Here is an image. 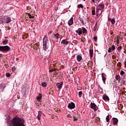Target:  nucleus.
I'll return each instance as SVG.
<instances>
[{
  "label": "nucleus",
  "instance_id": "7c9ffc66",
  "mask_svg": "<svg viewBox=\"0 0 126 126\" xmlns=\"http://www.w3.org/2000/svg\"><path fill=\"white\" fill-rule=\"evenodd\" d=\"M110 49H111L112 51H115V50H116V46H115L114 45H112Z\"/></svg>",
  "mask_w": 126,
  "mask_h": 126
},
{
  "label": "nucleus",
  "instance_id": "6ab92c4d",
  "mask_svg": "<svg viewBox=\"0 0 126 126\" xmlns=\"http://www.w3.org/2000/svg\"><path fill=\"white\" fill-rule=\"evenodd\" d=\"M102 99L103 100H107V101H109L110 100V98H109V96H108V95H103L102 96Z\"/></svg>",
  "mask_w": 126,
  "mask_h": 126
},
{
  "label": "nucleus",
  "instance_id": "f704fd0d",
  "mask_svg": "<svg viewBox=\"0 0 126 126\" xmlns=\"http://www.w3.org/2000/svg\"><path fill=\"white\" fill-rule=\"evenodd\" d=\"M28 16H29V18H30V19L32 18L33 19H34V17L32 16V15H31L30 14V13L28 14Z\"/></svg>",
  "mask_w": 126,
  "mask_h": 126
},
{
  "label": "nucleus",
  "instance_id": "cd10ccee",
  "mask_svg": "<svg viewBox=\"0 0 126 126\" xmlns=\"http://www.w3.org/2000/svg\"><path fill=\"white\" fill-rule=\"evenodd\" d=\"M97 28H98V26L97 25V22L95 23V26L94 28V31H96L97 30Z\"/></svg>",
  "mask_w": 126,
  "mask_h": 126
},
{
  "label": "nucleus",
  "instance_id": "bb28decb",
  "mask_svg": "<svg viewBox=\"0 0 126 126\" xmlns=\"http://www.w3.org/2000/svg\"><path fill=\"white\" fill-rule=\"evenodd\" d=\"M83 94V92H82V91L79 92L78 96H79V98H81L82 97Z\"/></svg>",
  "mask_w": 126,
  "mask_h": 126
},
{
  "label": "nucleus",
  "instance_id": "49530a36",
  "mask_svg": "<svg viewBox=\"0 0 126 126\" xmlns=\"http://www.w3.org/2000/svg\"><path fill=\"white\" fill-rule=\"evenodd\" d=\"M73 121H77V120H78L77 118H75V116H73Z\"/></svg>",
  "mask_w": 126,
  "mask_h": 126
},
{
  "label": "nucleus",
  "instance_id": "393cba45",
  "mask_svg": "<svg viewBox=\"0 0 126 126\" xmlns=\"http://www.w3.org/2000/svg\"><path fill=\"white\" fill-rule=\"evenodd\" d=\"M8 43V40H7V39H5L2 42V43L3 44V45H7Z\"/></svg>",
  "mask_w": 126,
  "mask_h": 126
},
{
  "label": "nucleus",
  "instance_id": "6e6d98bb",
  "mask_svg": "<svg viewBox=\"0 0 126 126\" xmlns=\"http://www.w3.org/2000/svg\"><path fill=\"white\" fill-rule=\"evenodd\" d=\"M49 34H52V31H49Z\"/></svg>",
  "mask_w": 126,
  "mask_h": 126
},
{
  "label": "nucleus",
  "instance_id": "b1692460",
  "mask_svg": "<svg viewBox=\"0 0 126 126\" xmlns=\"http://www.w3.org/2000/svg\"><path fill=\"white\" fill-rule=\"evenodd\" d=\"M75 81L76 83L78 85H80V82H79V78H76V79H75Z\"/></svg>",
  "mask_w": 126,
  "mask_h": 126
},
{
  "label": "nucleus",
  "instance_id": "f257e3e1",
  "mask_svg": "<svg viewBox=\"0 0 126 126\" xmlns=\"http://www.w3.org/2000/svg\"><path fill=\"white\" fill-rule=\"evenodd\" d=\"M25 120L22 118L15 116L9 123V126H26Z\"/></svg>",
  "mask_w": 126,
  "mask_h": 126
},
{
  "label": "nucleus",
  "instance_id": "680f3d73",
  "mask_svg": "<svg viewBox=\"0 0 126 126\" xmlns=\"http://www.w3.org/2000/svg\"><path fill=\"white\" fill-rule=\"evenodd\" d=\"M84 12H85V11L84 10H83V12L84 13Z\"/></svg>",
  "mask_w": 126,
  "mask_h": 126
},
{
  "label": "nucleus",
  "instance_id": "ea45409f",
  "mask_svg": "<svg viewBox=\"0 0 126 126\" xmlns=\"http://www.w3.org/2000/svg\"><path fill=\"white\" fill-rule=\"evenodd\" d=\"M3 23V19H0V25Z\"/></svg>",
  "mask_w": 126,
  "mask_h": 126
},
{
  "label": "nucleus",
  "instance_id": "4c0bfd02",
  "mask_svg": "<svg viewBox=\"0 0 126 126\" xmlns=\"http://www.w3.org/2000/svg\"><path fill=\"white\" fill-rule=\"evenodd\" d=\"M56 68H54L53 69L49 70V72H53V71H56Z\"/></svg>",
  "mask_w": 126,
  "mask_h": 126
},
{
  "label": "nucleus",
  "instance_id": "6e6552de",
  "mask_svg": "<svg viewBox=\"0 0 126 126\" xmlns=\"http://www.w3.org/2000/svg\"><path fill=\"white\" fill-rule=\"evenodd\" d=\"M6 87V85L4 84H0V93L1 92H3V90H4V88Z\"/></svg>",
  "mask_w": 126,
  "mask_h": 126
},
{
  "label": "nucleus",
  "instance_id": "0e129e2a",
  "mask_svg": "<svg viewBox=\"0 0 126 126\" xmlns=\"http://www.w3.org/2000/svg\"><path fill=\"white\" fill-rule=\"evenodd\" d=\"M69 95V94H68V96Z\"/></svg>",
  "mask_w": 126,
  "mask_h": 126
},
{
  "label": "nucleus",
  "instance_id": "37998d69",
  "mask_svg": "<svg viewBox=\"0 0 126 126\" xmlns=\"http://www.w3.org/2000/svg\"><path fill=\"white\" fill-rule=\"evenodd\" d=\"M11 69L13 71H15V67H12Z\"/></svg>",
  "mask_w": 126,
  "mask_h": 126
},
{
  "label": "nucleus",
  "instance_id": "dca6fc26",
  "mask_svg": "<svg viewBox=\"0 0 126 126\" xmlns=\"http://www.w3.org/2000/svg\"><path fill=\"white\" fill-rule=\"evenodd\" d=\"M76 32H77L79 36H80V35L82 34V29L79 28L77 31H76Z\"/></svg>",
  "mask_w": 126,
  "mask_h": 126
},
{
  "label": "nucleus",
  "instance_id": "de8ad7c7",
  "mask_svg": "<svg viewBox=\"0 0 126 126\" xmlns=\"http://www.w3.org/2000/svg\"><path fill=\"white\" fill-rule=\"evenodd\" d=\"M122 82H123L122 84H123V85H124V84H126V81H125V80H123L122 81Z\"/></svg>",
  "mask_w": 126,
  "mask_h": 126
},
{
  "label": "nucleus",
  "instance_id": "5701e85b",
  "mask_svg": "<svg viewBox=\"0 0 126 126\" xmlns=\"http://www.w3.org/2000/svg\"><path fill=\"white\" fill-rule=\"evenodd\" d=\"M106 79H107L106 77H105L104 76H102V80L104 84H106Z\"/></svg>",
  "mask_w": 126,
  "mask_h": 126
},
{
  "label": "nucleus",
  "instance_id": "9d476101",
  "mask_svg": "<svg viewBox=\"0 0 126 126\" xmlns=\"http://www.w3.org/2000/svg\"><path fill=\"white\" fill-rule=\"evenodd\" d=\"M102 12H103V10L96 8V12H95L96 15L97 16H98V15H101V14H102Z\"/></svg>",
  "mask_w": 126,
  "mask_h": 126
},
{
  "label": "nucleus",
  "instance_id": "f3484780",
  "mask_svg": "<svg viewBox=\"0 0 126 126\" xmlns=\"http://www.w3.org/2000/svg\"><path fill=\"white\" fill-rule=\"evenodd\" d=\"M62 44H63V45H65V46H66L68 45V44H69V41H67L66 39H63L62 41Z\"/></svg>",
  "mask_w": 126,
  "mask_h": 126
},
{
  "label": "nucleus",
  "instance_id": "a211bd4d",
  "mask_svg": "<svg viewBox=\"0 0 126 126\" xmlns=\"http://www.w3.org/2000/svg\"><path fill=\"white\" fill-rule=\"evenodd\" d=\"M77 61L78 63H80L81 61H82V56L79 55L77 56Z\"/></svg>",
  "mask_w": 126,
  "mask_h": 126
},
{
  "label": "nucleus",
  "instance_id": "c85d7f7f",
  "mask_svg": "<svg viewBox=\"0 0 126 126\" xmlns=\"http://www.w3.org/2000/svg\"><path fill=\"white\" fill-rule=\"evenodd\" d=\"M54 36L55 38L57 39H60V34L57 33V34H54Z\"/></svg>",
  "mask_w": 126,
  "mask_h": 126
},
{
  "label": "nucleus",
  "instance_id": "a19ab883",
  "mask_svg": "<svg viewBox=\"0 0 126 126\" xmlns=\"http://www.w3.org/2000/svg\"><path fill=\"white\" fill-rule=\"evenodd\" d=\"M24 94L25 96H26V95H27V94H28V91H25V92H24Z\"/></svg>",
  "mask_w": 126,
  "mask_h": 126
},
{
  "label": "nucleus",
  "instance_id": "20e7f679",
  "mask_svg": "<svg viewBox=\"0 0 126 126\" xmlns=\"http://www.w3.org/2000/svg\"><path fill=\"white\" fill-rule=\"evenodd\" d=\"M90 107L91 109H93V110H94L95 111H96V110H98V109H99L98 106H97V105H96V104H95V103L91 102Z\"/></svg>",
  "mask_w": 126,
  "mask_h": 126
},
{
  "label": "nucleus",
  "instance_id": "4be33fe9",
  "mask_svg": "<svg viewBox=\"0 0 126 126\" xmlns=\"http://www.w3.org/2000/svg\"><path fill=\"white\" fill-rule=\"evenodd\" d=\"M115 79H116L118 82H120L121 81V76H120L119 75H116L115 76Z\"/></svg>",
  "mask_w": 126,
  "mask_h": 126
},
{
  "label": "nucleus",
  "instance_id": "a878e982",
  "mask_svg": "<svg viewBox=\"0 0 126 126\" xmlns=\"http://www.w3.org/2000/svg\"><path fill=\"white\" fill-rule=\"evenodd\" d=\"M41 86L43 87L44 88L47 87V83L43 82L41 83Z\"/></svg>",
  "mask_w": 126,
  "mask_h": 126
},
{
  "label": "nucleus",
  "instance_id": "ddd939ff",
  "mask_svg": "<svg viewBox=\"0 0 126 126\" xmlns=\"http://www.w3.org/2000/svg\"><path fill=\"white\" fill-rule=\"evenodd\" d=\"M108 21H110V22H111V24H112V25H114L116 23V20L114 18L112 19L110 17H108Z\"/></svg>",
  "mask_w": 126,
  "mask_h": 126
},
{
  "label": "nucleus",
  "instance_id": "72a5a7b5",
  "mask_svg": "<svg viewBox=\"0 0 126 126\" xmlns=\"http://www.w3.org/2000/svg\"><path fill=\"white\" fill-rule=\"evenodd\" d=\"M122 50V46H119L117 48V51H118L119 53H121V51Z\"/></svg>",
  "mask_w": 126,
  "mask_h": 126
},
{
  "label": "nucleus",
  "instance_id": "13d9d810",
  "mask_svg": "<svg viewBox=\"0 0 126 126\" xmlns=\"http://www.w3.org/2000/svg\"><path fill=\"white\" fill-rule=\"evenodd\" d=\"M117 44H119V39H118V38L117 39Z\"/></svg>",
  "mask_w": 126,
  "mask_h": 126
},
{
  "label": "nucleus",
  "instance_id": "a18cd8bd",
  "mask_svg": "<svg viewBox=\"0 0 126 126\" xmlns=\"http://www.w3.org/2000/svg\"><path fill=\"white\" fill-rule=\"evenodd\" d=\"M42 111H38V115L41 116Z\"/></svg>",
  "mask_w": 126,
  "mask_h": 126
},
{
  "label": "nucleus",
  "instance_id": "f8f14e48",
  "mask_svg": "<svg viewBox=\"0 0 126 126\" xmlns=\"http://www.w3.org/2000/svg\"><path fill=\"white\" fill-rule=\"evenodd\" d=\"M4 18L5 19V23H9V22H11V18H10V17L5 16Z\"/></svg>",
  "mask_w": 126,
  "mask_h": 126
},
{
  "label": "nucleus",
  "instance_id": "4d7b16f0",
  "mask_svg": "<svg viewBox=\"0 0 126 126\" xmlns=\"http://www.w3.org/2000/svg\"><path fill=\"white\" fill-rule=\"evenodd\" d=\"M101 0H96V1H98L99 2V1H100Z\"/></svg>",
  "mask_w": 126,
  "mask_h": 126
},
{
  "label": "nucleus",
  "instance_id": "e2e57ef3",
  "mask_svg": "<svg viewBox=\"0 0 126 126\" xmlns=\"http://www.w3.org/2000/svg\"><path fill=\"white\" fill-rule=\"evenodd\" d=\"M84 0V1H85V0Z\"/></svg>",
  "mask_w": 126,
  "mask_h": 126
},
{
  "label": "nucleus",
  "instance_id": "c756f323",
  "mask_svg": "<svg viewBox=\"0 0 126 126\" xmlns=\"http://www.w3.org/2000/svg\"><path fill=\"white\" fill-rule=\"evenodd\" d=\"M78 8H83V5L82 4H79L77 5Z\"/></svg>",
  "mask_w": 126,
  "mask_h": 126
},
{
  "label": "nucleus",
  "instance_id": "1a4fd4ad",
  "mask_svg": "<svg viewBox=\"0 0 126 126\" xmlns=\"http://www.w3.org/2000/svg\"><path fill=\"white\" fill-rule=\"evenodd\" d=\"M63 82H61L60 83H57L56 84V86H57V88H58V89H59L60 90H61V89H62V87H63Z\"/></svg>",
  "mask_w": 126,
  "mask_h": 126
},
{
  "label": "nucleus",
  "instance_id": "c03bdc74",
  "mask_svg": "<svg viewBox=\"0 0 126 126\" xmlns=\"http://www.w3.org/2000/svg\"><path fill=\"white\" fill-rule=\"evenodd\" d=\"M112 52L111 49L109 48L108 50V53H111Z\"/></svg>",
  "mask_w": 126,
  "mask_h": 126
},
{
  "label": "nucleus",
  "instance_id": "4468645a",
  "mask_svg": "<svg viewBox=\"0 0 126 126\" xmlns=\"http://www.w3.org/2000/svg\"><path fill=\"white\" fill-rule=\"evenodd\" d=\"M73 24V17H71L70 20L68 21V25L70 26Z\"/></svg>",
  "mask_w": 126,
  "mask_h": 126
},
{
  "label": "nucleus",
  "instance_id": "2eb2a0df",
  "mask_svg": "<svg viewBox=\"0 0 126 126\" xmlns=\"http://www.w3.org/2000/svg\"><path fill=\"white\" fill-rule=\"evenodd\" d=\"M113 120V124L114 126H115V125H118V122H119V120H118V118L113 117L112 118Z\"/></svg>",
  "mask_w": 126,
  "mask_h": 126
},
{
  "label": "nucleus",
  "instance_id": "9b49d317",
  "mask_svg": "<svg viewBox=\"0 0 126 126\" xmlns=\"http://www.w3.org/2000/svg\"><path fill=\"white\" fill-rule=\"evenodd\" d=\"M78 19L80 20L81 23L83 24V25H85V24H86V22H84V20L85 19L84 17H83L82 18H81V17L79 16L78 18Z\"/></svg>",
  "mask_w": 126,
  "mask_h": 126
},
{
  "label": "nucleus",
  "instance_id": "e433bc0d",
  "mask_svg": "<svg viewBox=\"0 0 126 126\" xmlns=\"http://www.w3.org/2000/svg\"><path fill=\"white\" fill-rule=\"evenodd\" d=\"M10 75H11V74H10V73H7L6 74V77H10Z\"/></svg>",
  "mask_w": 126,
  "mask_h": 126
},
{
  "label": "nucleus",
  "instance_id": "c9c22d12",
  "mask_svg": "<svg viewBox=\"0 0 126 126\" xmlns=\"http://www.w3.org/2000/svg\"><path fill=\"white\" fill-rule=\"evenodd\" d=\"M106 120L107 123H108L109 121H110V118L109 117V115H107L106 118Z\"/></svg>",
  "mask_w": 126,
  "mask_h": 126
},
{
  "label": "nucleus",
  "instance_id": "09e8293b",
  "mask_svg": "<svg viewBox=\"0 0 126 126\" xmlns=\"http://www.w3.org/2000/svg\"><path fill=\"white\" fill-rule=\"evenodd\" d=\"M98 89H101V90H103V89L101 88L100 85H98Z\"/></svg>",
  "mask_w": 126,
  "mask_h": 126
},
{
  "label": "nucleus",
  "instance_id": "0eeeda50",
  "mask_svg": "<svg viewBox=\"0 0 126 126\" xmlns=\"http://www.w3.org/2000/svg\"><path fill=\"white\" fill-rule=\"evenodd\" d=\"M43 98V94L41 93L38 94V95L36 97V100L37 102H40Z\"/></svg>",
  "mask_w": 126,
  "mask_h": 126
},
{
  "label": "nucleus",
  "instance_id": "bf43d9fd",
  "mask_svg": "<svg viewBox=\"0 0 126 126\" xmlns=\"http://www.w3.org/2000/svg\"><path fill=\"white\" fill-rule=\"evenodd\" d=\"M124 36L126 37V32L124 34Z\"/></svg>",
  "mask_w": 126,
  "mask_h": 126
},
{
  "label": "nucleus",
  "instance_id": "2f4dec72",
  "mask_svg": "<svg viewBox=\"0 0 126 126\" xmlns=\"http://www.w3.org/2000/svg\"><path fill=\"white\" fill-rule=\"evenodd\" d=\"M125 71H124V70H121V71H120V74H121V75H122V76H124V74H125Z\"/></svg>",
  "mask_w": 126,
  "mask_h": 126
},
{
  "label": "nucleus",
  "instance_id": "aec40b11",
  "mask_svg": "<svg viewBox=\"0 0 126 126\" xmlns=\"http://www.w3.org/2000/svg\"><path fill=\"white\" fill-rule=\"evenodd\" d=\"M82 32L83 34H87V30L85 28H82Z\"/></svg>",
  "mask_w": 126,
  "mask_h": 126
},
{
  "label": "nucleus",
  "instance_id": "3c124183",
  "mask_svg": "<svg viewBox=\"0 0 126 126\" xmlns=\"http://www.w3.org/2000/svg\"><path fill=\"white\" fill-rule=\"evenodd\" d=\"M124 64L126 66V60L124 61Z\"/></svg>",
  "mask_w": 126,
  "mask_h": 126
},
{
  "label": "nucleus",
  "instance_id": "79ce46f5",
  "mask_svg": "<svg viewBox=\"0 0 126 126\" xmlns=\"http://www.w3.org/2000/svg\"><path fill=\"white\" fill-rule=\"evenodd\" d=\"M93 39L96 42V41H97V36H94Z\"/></svg>",
  "mask_w": 126,
  "mask_h": 126
},
{
  "label": "nucleus",
  "instance_id": "052dcab7",
  "mask_svg": "<svg viewBox=\"0 0 126 126\" xmlns=\"http://www.w3.org/2000/svg\"><path fill=\"white\" fill-rule=\"evenodd\" d=\"M77 90H78V91H79V90H80V89H77Z\"/></svg>",
  "mask_w": 126,
  "mask_h": 126
},
{
  "label": "nucleus",
  "instance_id": "39448f33",
  "mask_svg": "<svg viewBox=\"0 0 126 126\" xmlns=\"http://www.w3.org/2000/svg\"><path fill=\"white\" fill-rule=\"evenodd\" d=\"M67 108H68V109L72 110L73 109H74V108H75V104H74V103H73V102H71V103H68Z\"/></svg>",
  "mask_w": 126,
  "mask_h": 126
},
{
  "label": "nucleus",
  "instance_id": "5fc2aeb1",
  "mask_svg": "<svg viewBox=\"0 0 126 126\" xmlns=\"http://www.w3.org/2000/svg\"><path fill=\"white\" fill-rule=\"evenodd\" d=\"M103 74H104V73H102L101 74V77H102V76H104L103 75Z\"/></svg>",
  "mask_w": 126,
  "mask_h": 126
},
{
  "label": "nucleus",
  "instance_id": "423d86ee",
  "mask_svg": "<svg viewBox=\"0 0 126 126\" xmlns=\"http://www.w3.org/2000/svg\"><path fill=\"white\" fill-rule=\"evenodd\" d=\"M97 9H101V10H104L105 8V4L104 3H100L96 7Z\"/></svg>",
  "mask_w": 126,
  "mask_h": 126
},
{
  "label": "nucleus",
  "instance_id": "473e14b6",
  "mask_svg": "<svg viewBox=\"0 0 126 126\" xmlns=\"http://www.w3.org/2000/svg\"><path fill=\"white\" fill-rule=\"evenodd\" d=\"M92 15H95V14H96V11H95V9H94L92 10Z\"/></svg>",
  "mask_w": 126,
  "mask_h": 126
},
{
  "label": "nucleus",
  "instance_id": "7ed1b4c3",
  "mask_svg": "<svg viewBox=\"0 0 126 126\" xmlns=\"http://www.w3.org/2000/svg\"><path fill=\"white\" fill-rule=\"evenodd\" d=\"M10 51V47L7 45L0 46V52H9Z\"/></svg>",
  "mask_w": 126,
  "mask_h": 126
},
{
  "label": "nucleus",
  "instance_id": "412c9836",
  "mask_svg": "<svg viewBox=\"0 0 126 126\" xmlns=\"http://www.w3.org/2000/svg\"><path fill=\"white\" fill-rule=\"evenodd\" d=\"M89 54L91 59H92L93 58V50L90 49Z\"/></svg>",
  "mask_w": 126,
  "mask_h": 126
},
{
  "label": "nucleus",
  "instance_id": "603ef678",
  "mask_svg": "<svg viewBox=\"0 0 126 126\" xmlns=\"http://www.w3.org/2000/svg\"><path fill=\"white\" fill-rule=\"evenodd\" d=\"M2 57H3V55L0 54V58H2Z\"/></svg>",
  "mask_w": 126,
  "mask_h": 126
},
{
  "label": "nucleus",
  "instance_id": "58836bf2",
  "mask_svg": "<svg viewBox=\"0 0 126 126\" xmlns=\"http://www.w3.org/2000/svg\"><path fill=\"white\" fill-rule=\"evenodd\" d=\"M41 117H42V115H37V119L38 120V121H40V120H41Z\"/></svg>",
  "mask_w": 126,
  "mask_h": 126
},
{
  "label": "nucleus",
  "instance_id": "f03ea898",
  "mask_svg": "<svg viewBox=\"0 0 126 126\" xmlns=\"http://www.w3.org/2000/svg\"><path fill=\"white\" fill-rule=\"evenodd\" d=\"M48 43H49V40L48 39V36L45 35L43 38V48L44 51L47 52L48 49H49V46L48 45Z\"/></svg>",
  "mask_w": 126,
  "mask_h": 126
},
{
  "label": "nucleus",
  "instance_id": "8fccbe9b",
  "mask_svg": "<svg viewBox=\"0 0 126 126\" xmlns=\"http://www.w3.org/2000/svg\"><path fill=\"white\" fill-rule=\"evenodd\" d=\"M92 2H93L94 3H95V2H96V1L95 0H91Z\"/></svg>",
  "mask_w": 126,
  "mask_h": 126
},
{
  "label": "nucleus",
  "instance_id": "864d4df0",
  "mask_svg": "<svg viewBox=\"0 0 126 126\" xmlns=\"http://www.w3.org/2000/svg\"><path fill=\"white\" fill-rule=\"evenodd\" d=\"M64 88H65L66 89H67V88H68V87H67V85L65 86Z\"/></svg>",
  "mask_w": 126,
  "mask_h": 126
}]
</instances>
